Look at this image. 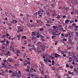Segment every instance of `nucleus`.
Instances as JSON below:
<instances>
[{
    "mask_svg": "<svg viewBox=\"0 0 78 78\" xmlns=\"http://www.w3.org/2000/svg\"><path fill=\"white\" fill-rule=\"evenodd\" d=\"M18 33H19V32L23 31L24 29L22 28V27L19 26V27H18Z\"/></svg>",
    "mask_w": 78,
    "mask_h": 78,
    "instance_id": "obj_1",
    "label": "nucleus"
},
{
    "mask_svg": "<svg viewBox=\"0 0 78 78\" xmlns=\"http://www.w3.org/2000/svg\"><path fill=\"white\" fill-rule=\"evenodd\" d=\"M54 56L55 58H58L59 59H61V58H62V56L61 55H60L56 53L54 54Z\"/></svg>",
    "mask_w": 78,
    "mask_h": 78,
    "instance_id": "obj_2",
    "label": "nucleus"
},
{
    "mask_svg": "<svg viewBox=\"0 0 78 78\" xmlns=\"http://www.w3.org/2000/svg\"><path fill=\"white\" fill-rule=\"evenodd\" d=\"M46 20L47 21L46 23L48 24H50V23L51 22V20L50 18H48V20Z\"/></svg>",
    "mask_w": 78,
    "mask_h": 78,
    "instance_id": "obj_3",
    "label": "nucleus"
},
{
    "mask_svg": "<svg viewBox=\"0 0 78 78\" xmlns=\"http://www.w3.org/2000/svg\"><path fill=\"white\" fill-rule=\"evenodd\" d=\"M0 42L2 44V45H6V44H5V42H6V40H5V39H4L3 40H2V41H0Z\"/></svg>",
    "mask_w": 78,
    "mask_h": 78,
    "instance_id": "obj_4",
    "label": "nucleus"
},
{
    "mask_svg": "<svg viewBox=\"0 0 78 78\" xmlns=\"http://www.w3.org/2000/svg\"><path fill=\"white\" fill-rule=\"evenodd\" d=\"M38 15L40 17H42V14H43V12H41V11H38L37 12Z\"/></svg>",
    "mask_w": 78,
    "mask_h": 78,
    "instance_id": "obj_5",
    "label": "nucleus"
},
{
    "mask_svg": "<svg viewBox=\"0 0 78 78\" xmlns=\"http://www.w3.org/2000/svg\"><path fill=\"white\" fill-rule=\"evenodd\" d=\"M36 32L35 31H33L32 32V34H31V35L32 36H33V37H34V36H36Z\"/></svg>",
    "mask_w": 78,
    "mask_h": 78,
    "instance_id": "obj_6",
    "label": "nucleus"
},
{
    "mask_svg": "<svg viewBox=\"0 0 78 78\" xmlns=\"http://www.w3.org/2000/svg\"><path fill=\"white\" fill-rule=\"evenodd\" d=\"M40 47H41V50H42V51H44L46 49L45 47L44 46H40Z\"/></svg>",
    "mask_w": 78,
    "mask_h": 78,
    "instance_id": "obj_7",
    "label": "nucleus"
},
{
    "mask_svg": "<svg viewBox=\"0 0 78 78\" xmlns=\"http://www.w3.org/2000/svg\"><path fill=\"white\" fill-rule=\"evenodd\" d=\"M73 60V59L72 57H70L69 58V61L68 62H71Z\"/></svg>",
    "mask_w": 78,
    "mask_h": 78,
    "instance_id": "obj_8",
    "label": "nucleus"
},
{
    "mask_svg": "<svg viewBox=\"0 0 78 78\" xmlns=\"http://www.w3.org/2000/svg\"><path fill=\"white\" fill-rule=\"evenodd\" d=\"M6 44H5V46L6 47H8V44H9V41H6Z\"/></svg>",
    "mask_w": 78,
    "mask_h": 78,
    "instance_id": "obj_9",
    "label": "nucleus"
},
{
    "mask_svg": "<svg viewBox=\"0 0 78 78\" xmlns=\"http://www.w3.org/2000/svg\"><path fill=\"white\" fill-rule=\"evenodd\" d=\"M40 35H41V33H39V34H36L35 36L36 37H37V38H39V37H40Z\"/></svg>",
    "mask_w": 78,
    "mask_h": 78,
    "instance_id": "obj_10",
    "label": "nucleus"
},
{
    "mask_svg": "<svg viewBox=\"0 0 78 78\" xmlns=\"http://www.w3.org/2000/svg\"><path fill=\"white\" fill-rule=\"evenodd\" d=\"M69 56H71V55H75V53H73V52H69Z\"/></svg>",
    "mask_w": 78,
    "mask_h": 78,
    "instance_id": "obj_11",
    "label": "nucleus"
},
{
    "mask_svg": "<svg viewBox=\"0 0 78 78\" xmlns=\"http://www.w3.org/2000/svg\"><path fill=\"white\" fill-rule=\"evenodd\" d=\"M8 61H9V62H13L14 61L12 60V59L11 58H9L8 59Z\"/></svg>",
    "mask_w": 78,
    "mask_h": 78,
    "instance_id": "obj_12",
    "label": "nucleus"
},
{
    "mask_svg": "<svg viewBox=\"0 0 78 78\" xmlns=\"http://www.w3.org/2000/svg\"><path fill=\"white\" fill-rule=\"evenodd\" d=\"M53 28H54V29L53 30V31H56V28H57V26L54 25L52 26Z\"/></svg>",
    "mask_w": 78,
    "mask_h": 78,
    "instance_id": "obj_13",
    "label": "nucleus"
},
{
    "mask_svg": "<svg viewBox=\"0 0 78 78\" xmlns=\"http://www.w3.org/2000/svg\"><path fill=\"white\" fill-rule=\"evenodd\" d=\"M55 31H52V34H53V35H55V33H56V32H57V33H58V31H56V30H55Z\"/></svg>",
    "mask_w": 78,
    "mask_h": 78,
    "instance_id": "obj_14",
    "label": "nucleus"
},
{
    "mask_svg": "<svg viewBox=\"0 0 78 78\" xmlns=\"http://www.w3.org/2000/svg\"><path fill=\"white\" fill-rule=\"evenodd\" d=\"M41 5H42V7H43V8H44V9H46V8H47V5H44L42 4Z\"/></svg>",
    "mask_w": 78,
    "mask_h": 78,
    "instance_id": "obj_15",
    "label": "nucleus"
},
{
    "mask_svg": "<svg viewBox=\"0 0 78 78\" xmlns=\"http://www.w3.org/2000/svg\"><path fill=\"white\" fill-rule=\"evenodd\" d=\"M15 74H16V75H15L16 76H17V77L18 78H20L19 74L17 72Z\"/></svg>",
    "mask_w": 78,
    "mask_h": 78,
    "instance_id": "obj_16",
    "label": "nucleus"
},
{
    "mask_svg": "<svg viewBox=\"0 0 78 78\" xmlns=\"http://www.w3.org/2000/svg\"><path fill=\"white\" fill-rule=\"evenodd\" d=\"M21 35H19L18 36V41H19V40H20V37H21Z\"/></svg>",
    "mask_w": 78,
    "mask_h": 78,
    "instance_id": "obj_17",
    "label": "nucleus"
},
{
    "mask_svg": "<svg viewBox=\"0 0 78 78\" xmlns=\"http://www.w3.org/2000/svg\"><path fill=\"white\" fill-rule=\"evenodd\" d=\"M68 74L69 75H72V76L73 75V72L71 73L70 71H68Z\"/></svg>",
    "mask_w": 78,
    "mask_h": 78,
    "instance_id": "obj_18",
    "label": "nucleus"
},
{
    "mask_svg": "<svg viewBox=\"0 0 78 78\" xmlns=\"http://www.w3.org/2000/svg\"><path fill=\"white\" fill-rule=\"evenodd\" d=\"M12 22H13V24H14V23H17V21H16V20H14L13 19H12Z\"/></svg>",
    "mask_w": 78,
    "mask_h": 78,
    "instance_id": "obj_19",
    "label": "nucleus"
},
{
    "mask_svg": "<svg viewBox=\"0 0 78 78\" xmlns=\"http://www.w3.org/2000/svg\"><path fill=\"white\" fill-rule=\"evenodd\" d=\"M60 18L61 16H60V15H57V16L55 17V18H56V19H60Z\"/></svg>",
    "mask_w": 78,
    "mask_h": 78,
    "instance_id": "obj_20",
    "label": "nucleus"
},
{
    "mask_svg": "<svg viewBox=\"0 0 78 78\" xmlns=\"http://www.w3.org/2000/svg\"><path fill=\"white\" fill-rule=\"evenodd\" d=\"M74 72L75 73H77L78 72V69H74Z\"/></svg>",
    "mask_w": 78,
    "mask_h": 78,
    "instance_id": "obj_21",
    "label": "nucleus"
},
{
    "mask_svg": "<svg viewBox=\"0 0 78 78\" xmlns=\"http://www.w3.org/2000/svg\"><path fill=\"white\" fill-rule=\"evenodd\" d=\"M38 11H40V12L43 13L44 12V10L41 8L39 9Z\"/></svg>",
    "mask_w": 78,
    "mask_h": 78,
    "instance_id": "obj_22",
    "label": "nucleus"
},
{
    "mask_svg": "<svg viewBox=\"0 0 78 78\" xmlns=\"http://www.w3.org/2000/svg\"><path fill=\"white\" fill-rule=\"evenodd\" d=\"M30 48H31L32 49V50H33L34 49V45L33 44L31 46V47Z\"/></svg>",
    "mask_w": 78,
    "mask_h": 78,
    "instance_id": "obj_23",
    "label": "nucleus"
},
{
    "mask_svg": "<svg viewBox=\"0 0 78 78\" xmlns=\"http://www.w3.org/2000/svg\"><path fill=\"white\" fill-rule=\"evenodd\" d=\"M26 62H27V64H28V65H30L31 64L30 62V61H26Z\"/></svg>",
    "mask_w": 78,
    "mask_h": 78,
    "instance_id": "obj_24",
    "label": "nucleus"
},
{
    "mask_svg": "<svg viewBox=\"0 0 78 78\" xmlns=\"http://www.w3.org/2000/svg\"><path fill=\"white\" fill-rule=\"evenodd\" d=\"M22 39H27V37L26 36H22Z\"/></svg>",
    "mask_w": 78,
    "mask_h": 78,
    "instance_id": "obj_25",
    "label": "nucleus"
},
{
    "mask_svg": "<svg viewBox=\"0 0 78 78\" xmlns=\"http://www.w3.org/2000/svg\"><path fill=\"white\" fill-rule=\"evenodd\" d=\"M54 63H55V61H54V60H53L52 61V66H54V64H54Z\"/></svg>",
    "mask_w": 78,
    "mask_h": 78,
    "instance_id": "obj_26",
    "label": "nucleus"
},
{
    "mask_svg": "<svg viewBox=\"0 0 78 78\" xmlns=\"http://www.w3.org/2000/svg\"><path fill=\"white\" fill-rule=\"evenodd\" d=\"M60 52L61 53H62V55H64V54L65 53V52H64V51H61Z\"/></svg>",
    "mask_w": 78,
    "mask_h": 78,
    "instance_id": "obj_27",
    "label": "nucleus"
},
{
    "mask_svg": "<svg viewBox=\"0 0 78 78\" xmlns=\"http://www.w3.org/2000/svg\"><path fill=\"white\" fill-rule=\"evenodd\" d=\"M68 41H69V42H70V43H71V44L72 43V40H71V39L69 38Z\"/></svg>",
    "mask_w": 78,
    "mask_h": 78,
    "instance_id": "obj_28",
    "label": "nucleus"
},
{
    "mask_svg": "<svg viewBox=\"0 0 78 78\" xmlns=\"http://www.w3.org/2000/svg\"><path fill=\"white\" fill-rule=\"evenodd\" d=\"M50 12H48L46 13V15H47V16H50Z\"/></svg>",
    "mask_w": 78,
    "mask_h": 78,
    "instance_id": "obj_29",
    "label": "nucleus"
},
{
    "mask_svg": "<svg viewBox=\"0 0 78 78\" xmlns=\"http://www.w3.org/2000/svg\"><path fill=\"white\" fill-rule=\"evenodd\" d=\"M6 36V35H3V36H2L1 37H2V38H5Z\"/></svg>",
    "mask_w": 78,
    "mask_h": 78,
    "instance_id": "obj_30",
    "label": "nucleus"
},
{
    "mask_svg": "<svg viewBox=\"0 0 78 78\" xmlns=\"http://www.w3.org/2000/svg\"><path fill=\"white\" fill-rule=\"evenodd\" d=\"M39 30L40 31H42L44 30V29L42 28H40L39 29Z\"/></svg>",
    "mask_w": 78,
    "mask_h": 78,
    "instance_id": "obj_31",
    "label": "nucleus"
},
{
    "mask_svg": "<svg viewBox=\"0 0 78 78\" xmlns=\"http://www.w3.org/2000/svg\"><path fill=\"white\" fill-rule=\"evenodd\" d=\"M12 75L13 77L15 76V77H16V75L14 74V72L12 73Z\"/></svg>",
    "mask_w": 78,
    "mask_h": 78,
    "instance_id": "obj_32",
    "label": "nucleus"
},
{
    "mask_svg": "<svg viewBox=\"0 0 78 78\" xmlns=\"http://www.w3.org/2000/svg\"><path fill=\"white\" fill-rule=\"evenodd\" d=\"M28 47H29V48L30 47H31V44H29L27 45Z\"/></svg>",
    "mask_w": 78,
    "mask_h": 78,
    "instance_id": "obj_33",
    "label": "nucleus"
},
{
    "mask_svg": "<svg viewBox=\"0 0 78 78\" xmlns=\"http://www.w3.org/2000/svg\"><path fill=\"white\" fill-rule=\"evenodd\" d=\"M62 41H63V42H64V41H67V39H63V40H62Z\"/></svg>",
    "mask_w": 78,
    "mask_h": 78,
    "instance_id": "obj_34",
    "label": "nucleus"
},
{
    "mask_svg": "<svg viewBox=\"0 0 78 78\" xmlns=\"http://www.w3.org/2000/svg\"><path fill=\"white\" fill-rule=\"evenodd\" d=\"M11 37H12L11 36H10V37H8V39H9V40H11Z\"/></svg>",
    "mask_w": 78,
    "mask_h": 78,
    "instance_id": "obj_35",
    "label": "nucleus"
},
{
    "mask_svg": "<svg viewBox=\"0 0 78 78\" xmlns=\"http://www.w3.org/2000/svg\"><path fill=\"white\" fill-rule=\"evenodd\" d=\"M64 9H65L64 10H66V12H67V10L68 9L67 8H66L65 7H64Z\"/></svg>",
    "mask_w": 78,
    "mask_h": 78,
    "instance_id": "obj_36",
    "label": "nucleus"
},
{
    "mask_svg": "<svg viewBox=\"0 0 78 78\" xmlns=\"http://www.w3.org/2000/svg\"><path fill=\"white\" fill-rule=\"evenodd\" d=\"M57 16V15L56 14L54 13V14H53L52 16H53V17H54V16Z\"/></svg>",
    "mask_w": 78,
    "mask_h": 78,
    "instance_id": "obj_37",
    "label": "nucleus"
},
{
    "mask_svg": "<svg viewBox=\"0 0 78 78\" xmlns=\"http://www.w3.org/2000/svg\"><path fill=\"white\" fill-rule=\"evenodd\" d=\"M4 48H5V47L3 46L2 47H1V49H2V50H4Z\"/></svg>",
    "mask_w": 78,
    "mask_h": 78,
    "instance_id": "obj_38",
    "label": "nucleus"
},
{
    "mask_svg": "<svg viewBox=\"0 0 78 78\" xmlns=\"http://www.w3.org/2000/svg\"><path fill=\"white\" fill-rule=\"evenodd\" d=\"M7 53L9 56V55H11V54H10V52L9 51H8Z\"/></svg>",
    "mask_w": 78,
    "mask_h": 78,
    "instance_id": "obj_39",
    "label": "nucleus"
},
{
    "mask_svg": "<svg viewBox=\"0 0 78 78\" xmlns=\"http://www.w3.org/2000/svg\"><path fill=\"white\" fill-rule=\"evenodd\" d=\"M17 52L18 53H20V52H21L19 50H17Z\"/></svg>",
    "mask_w": 78,
    "mask_h": 78,
    "instance_id": "obj_40",
    "label": "nucleus"
},
{
    "mask_svg": "<svg viewBox=\"0 0 78 78\" xmlns=\"http://www.w3.org/2000/svg\"><path fill=\"white\" fill-rule=\"evenodd\" d=\"M66 17H67V16H64V15H63V16L62 18H63V19H65V18H66Z\"/></svg>",
    "mask_w": 78,
    "mask_h": 78,
    "instance_id": "obj_41",
    "label": "nucleus"
},
{
    "mask_svg": "<svg viewBox=\"0 0 78 78\" xmlns=\"http://www.w3.org/2000/svg\"><path fill=\"white\" fill-rule=\"evenodd\" d=\"M6 35L7 37L8 38V36H9V34H6V35Z\"/></svg>",
    "mask_w": 78,
    "mask_h": 78,
    "instance_id": "obj_42",
    "label": "nucleus"
},
{
    "mask_svg": "<svg viewBox=\"0 0 78 78\" xmlns=\"http://www.w3.org/2000/svg\"><path fill=\"white\" fill-rule=\"evenodd\" d=\"M19 59L20 60V61H23V59H22L20 58Z\"/></svg>",
    "mask_w": 78,
    "mask_h": 78,
    "instance_id": "obj_43",
    "label": "nucleus"
},
{
    "mask_svg": "<svg viewBox=\"0 0 78 78\" xmlns=\"http://www.w3.org/2000/svg\"><path fill=\"white\" fill-rule=\"evenodd\" d=\"M24 44H27V42H28V41H24Z\"/></svg>",
    "mask_w": 78,
    "mask_h": 78,
    "instance_id": "obj_44",
    "label": "nucleus"
},
{
    "mask_svg": "<svg viewBox=\"0 0 78 78\" xmlns=\"http://www.w3.org/2000/svg\"><path fill=\"white\" fill-rule=\"evenodd\" d=\"M51 6L54 8V7H55L54 6V4L53 3V4H51Z\"/></svg>",
    "mask_w": 78,
    "mask_h": 78,
    "instance_id": "obj_45",
    "label": "nucleus"
},
{
    "mask_svg": "<svg viewBox=\"0 0 78 78\" xmlns=\"http://www.w3.org/2000/svg\"><path fill=\"white\" fill-rule=\"evenodd\" d=\"M73 68V66H71L70 67V69H72Z\"/></svg>",
    "mask_w": 78,
    "mask_h": 78,
    "instance_id": "obj_46",
    "label": "nucleus"
},
{
    "mask_svg": "<svg viewBox=\"0 0 78 78\" xmlns=\"http://www.w3.org/2000/svg\"><path fill=\"white\" fill-rule=\"evenodd\" d=\"M76 25V24H75V23H73V24L72 26H73V27H74V26H75Z\"/></svg>",
    "mask_w": 78,
    "mask_h": 78,
    "instance_id": "obj_47",
    "label": "nucleus"
},
{
    "mask_svg": "<svg viewBox=\"0 0 78 78\" xmlns=\"http://www.w3.org/2000/svg\"><path fill=\"white\" fill-rule=\"evenodd\" d=\"M72 58H73V59H75V58H76V56H75V55H74L73 56H72Z\"/></svg>",
    "mask_w": 78,
    "mask_h": 78,
    "instance_id": "obj_48",
    "label": "nucleus"
},
{
    "mask_svg": "<svg viewBox=\"0 0 78 78\" xmlns=\"http://www.w3.org/2000/svg\"><path fill=\"white\" fill-rule=\"evenodd\" d=\"M58 30H60V31H62V29L61 28H59L58 29Z\"/></svg>",
    "mask_w": 78,
    "mask_h": 78,
    "instance_id": "obj_49",
    "label": "nucleus"
},
{
    "mask_svg": "<svg viewBox=\"0 0 78 78\" xmlns=\"http://www.w3.org/2000/svg\"><path fill=\"white\" fill-rule=\"evenodd\" d=\"M63 57H66V54H63Z\"/></svg>",
    "mask_w": 78,
    "mask_h": 78,
    "instance_id": "obj_50",
    "label": "nucleus"
},
{
    "mask_svg": "<svg viewBox=\"0 0 78 78\" xmlns=\"http://www.w3.org/2000/svg\"><path fill=\"white\" fill-rule=\"evenodd\" d=\"M26 72H29V69H26Z\"/></svg>",
    "mask_w": 78,
    "mask_h": 78,
    "instance_id": "obj_51",
    "label": "nucleus"
},
{
    "mask_svg": "<svg viewBox=\"0 0 78 78\" xmlns=\"http://www.w3.org/2000/svg\"><path fill=\"white\" fill-rule=\"evenodd\" d=\"M24 66H27V63H24Z\"/></svg>",
    "mask_w": 78,
    "mask_h": 78,
    "instance_id": "obj_52",
    "label": "nucleus"
},
{
    "mask_svg": "<svg viewBox=\"0 0 78 78\" xmlns=\"http://www.w3.org/2000/svg\"><path fill=\"white\" fill-rule=\"evenodd\" d=\"M32 50V49L31 48H29V51H31Z\"/></svg>",
    "mask_w": 78,
    "mask_h": 78,
    "instance_id": "obj_53",
    "label": "nucleus"
},
{
    "mask_svg": "<svg viewBox=\"0 0 78 78\" xmlns=\"http://www.w3.org/2000/svg\"><path fill=\"white\" fill-rule=\"evenodd\" d=\"M61 36H64V34H63V33H62L61 34Z\"/></svg>",
    "mask_w": 78,
    "mask_h": 78,
    "instance_id": "obj_54",
    "label": "nucleus"
},
{
    "mask_svg": "<svg viewBox=\"0 0 78 78\" xmlns=\"http://www.w3.org/2000/svg\"><path fill=\"white\" fill-rule=\"evenodd\" d=\"M23 14H20V16H21L22 17H23Z\"/></svg>",
    "mask_w": 78,
    "mask_h": 78,
    "instance_id": "obj_55",
    "label": "nucleus"
},
{
    "mask_svg": "<svg viewBox=\"0 0 78 78\" xmlns=\"http://www.w3.org/2000/svg\"><path fill=\"white\" fill-rule=\"evenodd\" d=\"M65 37H68V35H67L66 34H65Z\"/></svg>",
    "mask_w": 78,
    "mask_h": 78,
    "instance_id": "obj_56",
    "label": "nucleus"
},
{
    "mask_svg": "<svg viewBox=\"0 0 78 78\" xmlns=\"http://www.w3.org/2000/svg\"><path fill=\"white\" fill-rule=\"evenodd\" d=\"M22 48H23V49H25V47L23 46H22Z\"/></svg>",
    "mask_w": 78,
    "mask_h": 78,
    "instance_id": "obj_57",
    "label": "nucleus"
},
{
    "mask_svg": "<svg viewBox=\"0 0 78 78\" xmlns=\"http://www.w3.org/2000/svg\"><path fill=\"white\" fill-rule=\"evenodd\" d=\"M58 41H56V42L55 43V45H57V43H58Z\"/></svg>",
    "mask_w": 78,
    "mask_h": 78,
    "instance_id": "obj_58",
    "label": "nucleus"
},
{
    "mask_svg": "<svg viewBox=\"0 0 78 78\" xmlns=\"http://www.w3.org/2000/svg\"><path fill=\"white\" fill-rule=\"evenodd\" d=\"M73 20H71L70 21V23H73Z\"/></svg>",
    "mask_w": 78,
    "mask_h": 78,
    "instance_id": "obj_59",
    "label": "nucleus"
},
{
    "mask_svg": "<svg viewBox=\"0 0 78 78\" xmlns=\"http://www.w3.org/2000/svg\"><path fill=\"white\" fill-rule=\"evenodd\" d=\"M41 73L42 75H43V74H44V71H42L41 72Z\"/></svg>",
    "mask_w": 78,
    "mask_h": 78,
    "instance_id": "obj_60",
    "label": "nucleus"
},
{
    "mask_svg": "<svg viewBox=\"0 0 78 78\" xmlns=\"http://www.w3.org/2000/svg\"><path fill=\"white\" fill-rule=\"evenodd\" d=\"M35 52H37V49H35Z\"/></svg>",
    "mask_w": 78,
    "mask_h": 78,
    "instance_id": "obj_61",
    "label": "nucleus"
},
{
    "mask_svg": "<svg viewBox=\"0 0 78 78\" xmlns=\"http://www.w3.org/2000/svg\"><path fill=\"white\" fill-rule=\"evenodd\" d=\"M2 65L3 66H4L5 65V63H2Z\"/></svg>",
    "mask_w": 78,
    "mask_h": 78,
    "instance_id": "obj_62",
    "label": "nucleus"
},
{
    "mask_svg": "<svg viewBox=\"0 0 78 78\" xmlns=\"http://www.w3.org/2000/svg\"><path fill=\"white\" fill-rule=\"evenodd\" d=\"M4 66L5 67V68H6L7 65H4Z\"/></svg>",
    "mask_w": 78,
    "mask_h": 78,
    "instance_id": "obj_63",
    "label": "nucleus"
},
{
    "mask_svg": "<svg viewBox=\"0 0 78 78\" xmlns=\"http://www.w3.org/2000/svg\"><path fill=\"white\" fill-rule=\"evenodd\" d=\"M45 78H47V75H46L44 76Z\"/></svg>",
    "mask_w": 78,
    "mask_h": 78,
    "instance_id": "obj_64",
    "label": "nucleus"
}]
</instances>
